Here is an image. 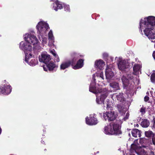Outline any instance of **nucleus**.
<instances>
[{
    "label": "nucleus",
    "mask_w": 155,
    "mask_h": 155,
    "mask_svg": "<svg viewBox=\"0 0 155 155\" xmlns=\"http://www.w3.org/2000/svg\"><path fill=\"white\" fill-rule=\"evenodd\" d=\"M144 29L145 35L149 39H155V17L150 16L141 19L140 21L139 29L142 32Z\"/></svg>",
    "instance_id": "f257e3e1"
},
{
    "label": "nucleus",
    "mask_w": 155,
    "mask_h": 155,
    "mask_svg": "<svg viewBox=\"0 0 155 155\" xmlns=\"http://www.w3.org/2000/svg\"><path fill=\"white\" fill-rule=\"evenodd\" d=\"M3 82L5 84L2 86H0V94L8 95L11 92L12 87L6 80H4Z\"/></svg>",
    "instance_id": "f03ea898"
},
{
    "label": "nucleus",
    "mask_w": 155,
    "mask_h": 155,
    "mask_svg": "<svg viewBox=\"0 0 155 155\" xmlns=\"http://www.w3.org/2000/svg\"><path fill=\"white\" fill-rule=\"evenodd\" d=\"M19 47L25 52H30L32 50V47L29 43L26 41L25 42L21 41L19 44Z\"/></svg>",
    "instance_id": "7ed1b4c3"
},
{
    "label": "nucleus",
    "mask_w": 155,
    "mask_h": 155,
    "mask_svg": "<svg viewBox=\"0 0 155 155\" xmlns=\"http://www.w3.org/2000/svg\"><path fill=\"white\" fill-rule=\"evenodd\" d=\"M117 114L115 113L114 111L106 112L103 114V117L105 120H108L109 121H113L116 119Z\"/></svg>",
    "instance_id": "20e7f679"
},
{
    "label": "nucleus",
    "mask_w": 155,
    "mask_h": 155,
    "mask_svg": "<svg viewBox=\"0 0 155 155\" xmlns=\"http://www.w3.org/2000/svg\"><path fill=\"white\" fill-rule=\"evenodd\" d=\"M24 39L25 41L29 43L30 44H33L34 46L37 44L38 42V40L36 37L31 34H26Z\"/></svg>",
    "instance_id": "39448f33"
},
{
    "label": "nucleus",
    "mask_w": 155,
    "mask_h": 155,
    "mask_svg": "<svg viewBox=\"0 0 155 155\" xmlns=\"http://www.w3.org/2000/svg\"><path fill=\"white\" fill-rule=\"evenodd\" d=\"M86 123L89 125H96L98 123V121L96 117L95 114L91 115L89 118H86Z\"/></svg>",
    "instance_id": "423d86ee"
},
{
    "label": "nucleus",
    "mask_w": 155,
    "mask_h": 155,
    "mask_svg": "<svg viewBox=\"0 0 155 155\" xmlns=\"http://www.w3.org/2000/svg\"><path fill=\"white\" fill-rule=\"evenodd\" d=\"M71 55L72 59L69 61L72 63V66L76 64L77 60L79 58H82L84 57V55L80 54L76 52H72L71 53Z\"/></svg>",
    "instance_id": "0eeeda50"
},
{
    "label": "nucleus",
    "mask_w": 155,
    "mask_h": 155,
    "mask_svg": "<svg viewBox=\"0 0 155 155\" xmlns=\"http://www.w3.org/2000/svg\"><path fill=\"white\" fill-rule=\"evenodd\" d=\"M51 58L50 55L45 53H42L39 58V61L45 64L48 63L50 61Z\"/></svg>",
    "instance_id": "6e6552de"
},
{
    "label": "nucleus",
    "mask_w": 155,
    "mask_h": 155,
    "mask_svg": "<svg viewBox=\"0 0 155 155\" xmlns=\"http://www.w3.org/2000/svg\"><path fill=\"white\" fill-rule=\"evenodd\" d=\"M96 92L97 93H101L100 97V100H101V101L104 102V100L108 95L107 90L106 88H98Z\"/></svg>",
    "instance_id": "1a4fd4ad"
},
{
    "label": "nucleus",
    "mask_w": 155,
    "mask_h": 155,
    "mask_svg": "<svg viewBox=\"0 0 155 155\" xmlns=\"http://www.w3.org/2000/svg\"><path fill=\"white\" fill-rule=\"evenodd\" d=\"M112 127L114 134L117 135L121 134L120 130L121 127L119 124L114 123H112Z\"/></svg>",
    "instance_id": "9d476101"
},
{
    "label": "nucleus",
    "mask_w": 155,
    "mask_h": 155,
    "mask_svg": "<svg viewBox=\"0 0 155 155\" xmlns=\"http://www.w3.org/2000/svg\"><path fill=\"white\" fill-rule=\"evenodd\" d=\"M84 60L80 59L77 61L76 64L72 66V68L75 70L79 69L82 68L84 65Z\"/></svg>",
    "instance_id": "9b49d317"
},
{
    "label": "nucleus",
    "mask_w": 155,
    "mask_h": 155,
    "mask_svg": "<svg viewBox=\"0 0 155 155\" xmlns=\"http://www.w3.org/2000/svg\"><path fill=\"white\" fill-rule=\"evenodd\" d=\"M104 133L107 134H114L112 131V123H110L109 125L105 126L104 128Z\"/></svg>",
    "instance_id": "f8f14e48"
},
{
    "label": "nucleus",
    "mask_w": 155,
    "mask_h": 155,
    "mask_svg": "<svg viewBox=\"0 0 155 155\" xmlns=\"http://www.w3.org/2000/svg\"><path fill=\"white\" fill-rule=\"evenodd\" d=\"M95 65L98 69L102 70L104 65H105V63L102 60H99L95 62Z\"/></svg>",
    "instance_id": "ddd939ff"
},
{
    "label": "nucleus",
    "mask_w": 155,
    "mask_h": 155,
    "mask_svg": "<svg viewBox=\"0 0 155 155\" xmlns=\"http://www.w3.org/2000/svg\"><path fill=\"white\" fill-rule=\"evenodd\" d=\"M46 64V67L49 71H52L56 67H58V66L52 61H50L48 63Z\"/></svg>",
    "instance_id": "4468645a"
},
{
    "label": "nucleus",
    "mask_w": 155,
    "mask_h": 155,
    "mask_svg": "<svg viewBox=\"0 0 155 155\" xmlns=\"http://www.w3.org/2000/svg\"><path fill=\"white\" fill-rule=\"evenodd\" d=\"M118 66L119 69L122 71H125V69L127 68H128V67L127 66L126 63L123 61H120L118 65Z\"/></svg>",
    "instance_id": "2eb2a0df"
},
{
    "label": "nucleus",
    "mask_w": 155,
    "mask_h": 155,
    "mask_svg": "<svg viewBox=\"0 0 155 155\" xmlns=\"http://www.w3.org/2000/svg\"><path fill=\"white\" fill-rule=\"evenodd\" d=\"M71 65L72 66V63L69 61L64 62L60 65V69L61 70H64L68 68Z\"/></svg>",
    "instance_id": "dca6fc26"
},
{
    "label": "nucleus",
    "mask_w": 155,
    "mask_h": 155,
    "mask_svg": "<svg viewBox=\"0 0 155 155\" xmlns=\"http://www.w3.org/2000/svg\"><path fill=\"white\" fill-rule=\"evenodd\" d=\"M131 134L133 137H137L138 135L139 137L141 136V131L138 129H133L131 131Z\"/></svg>",
    "instance_id": "f3484780"
},
{
    "label": "nucleus",
    "mask_w": 155,
    "mask_h": 155,
    "mask_svg": "<svg viewBox=\"0 0 155 155\" xmlns=\"http://www.w3.org/2000/svg\"><path fill=\"white\" fill-rule=\"evenodd\" d=\"M44 22L41 21L38 23L37 25L36 28L39 31V33H40L42 31L44 28Z\"/></svg>",
    "instance_id": "a211bd4d"
},
{
    "label": "nucleus",
    "mask_w": 155,
    "mask_h": 155,
    "mask_svg": "<svg viewBox=\"0 0 155 155\" xmlns=\"http://www.w3.org/2000/svg\"><path fill=\"white\" fill-rule=\"evenodd\" d=\"M124 94L122 93H120L116 95V98L117 100L122 102L125 101V98L123 96Z\"/></svg>",
    "instance_id": "6ab92c4d"
},
{
    "label": "nucleus",
    "mask_w": 155,
    "mask_h": 155,
    "mask_svg": "<svg viewBox=\"0 0 155 155\" xmlns=\"http://www.w3.org/2000/svg\"><path fill=\"white\" fill-rule=\"evenodd\" d=\"M55 5H54V9L57 11L58 9H61L63 8V6L60 2L58 0H56L55 2Z\"/></svg>",
    "instance_id": "aec40b11"
},
{
    "label": "nucleus",
    "mask_w": 155,
    "mask_h": 155,
    "mask_svg": "<svg viewBox=\"0 0 155 155\" xmlns=\"http://www.w3.org/2000/svg\"><path fill=\"white\" fill-rule=\"evenodd\" d=\"M105 75L107 78L110 79L113 77L114 73L110 70L107 69L106 70Z\"/></svg>",
    "instance_id": "412c9836"
},
{
    "label": "nucleus",
    "mask_w": 155,
    "mask_h": 155,
    "mask_svg": "<svg viewBox=\"0 0 155 155\" xmlns=\"http://www.w3.org/2000/svg\"><path fill=\"white\" fill-rule=\"evenodd\" d=\"M121 80L124 85L126 87L129 83V80L125 76L123 75L121 78Z\"/></svg>",
    "instance_id": "4be33fe9"
},
{
    "label": "nucleus",
    "mask_w": 155,
    "mask_h": 155,
    "mask_svg": "<svg viewBox=\"0 0 155 155\" xmlns=\"http://www.w3.org/2000/svg\"><path fill=\"white\" fill-rule=\"evenodd\" d=\"M141 125L143 127H147L150 125V122L147 119H144L141 123Z\"/></svg>",
    "instance_id": "5701e85b"
},
{
    "label": "nucleus",
    "mask_w": 155,
    "mask_h": 155,
    "mask_svg": "<svg viewBox=\"0 0 155 155\" xmlns=\"http://www.w3.org/2000/svg\"><path fill=\"white\" fill-rule=\"evenodd\" d=\"M110 85L114 88V90H117L119 89L120 87L119 86V84L117 82H113L110 83Z\"/></svg>",
    "instance_id": "b1692460"
},
{
    "label": "nucleus",
    "mask_w": 155,
    "mask_h": 155,
    "mask_svg": "<svg viewBox=\"0 0 155 155\" xmlns=\"http://www.w3.org/2000/svg\"><path fill=\"white\" fill-rule=\"evenodd\" d=\"M117 108L119 112L121 113H123L124 111V107L123 105L122 104H118L117 105Z\"/></svg>",
    "instance_id": "393cba45"
},
{
    "label": "nucleus",
    "mask_w": 155,
    "mask_h": 155,
    "mask_svg": "<svg viewBox=\"0 0 155 155\" xmlns=\"http://www.w3.org/2000/svg\"><path fill=\"white\" fill-rule=\"evenodd\" d=\"M145 136L148 138H150L152 137L155 134H154L153 132L151 130L146 131L145 132Z\"/></svg>",
    "instance_id": "a878e982"
},
{
    "label": "nucleus",
    "mask_w": 155,
    "mask_h": 155,
    "mask_svg": "<svg viewBox=\"0 0 155 155\" xmlns=\"http://www.w3.org/2000/svg\"><path fill=\"white\" fill-rule=\"evenodd\" d=\"M140 68V67L139 64H135L134 65L133 67V71L135 72H137L139 71Z\"/></svg>",
    "instance_id": "bb28decb"
},
{
    "label": "nucleus",
    "mask_w": 155,
    "mask_h": 155,
    "mask_svg": "<svg viewBox=\"0 0 155 155\" xmlns=\"http://www.w3.org/2000/svg\"><path fill=\"white\" fill-rule=\"evenodd\" d=\"M96 90V87L95 86H90L89 87V91L92 93H94Z\"/></svg>",
    "instance_id": "cd10ccee"
},
{
    "label": "nucleus",
    "mask_w": 155,
    "mask_h": 155,
    "mask_svg": "<svg viewBox=\"0 0 155 155\" xmlns=\"http://www.w3.org/2000/svg\"><path fill=\"white\" fill-rule=\"evenodd\" d=\"M133 74L130 73V74H127L126 77L129 79V80H132L133 78Z\"/></svg>",
    "instance_id": "c85d7f7f"
},
{
    "label": "nucleus",
    "mask_w": 155,
    "mask_h": 155,
    "mask_svg": "<svg viewBox=\"0 0 155 155\" xmlns=\"http://www.w3.org/2000/svg\"><path fill=\"white\" fill-rule=\"evenodd\" d=\"M151 81L153 83H155V74H152L150 76Z\"/></svg>",
    "instance_id": "c756f323"
},
{
    "label": "nucleus",
    "mask_w": 155,
    "mask_h": 155,
    "mask_svg": "<svg viewBox=\"0 0 155 155\" xmlns=\"http://www.w3.org/2000/svg\"><path fill=\"white\" fill-rule=\"evenodd\" d=\"M146 107L143 106L140 109V112L143 114H145L146 113Z\"/></svg>",
    "instance_id": "7c9ffc66"
},
{
    "label": "nucleus",
    "mask_w": 155,
    "mask_h": 155,
    "mask_svg": "<svg viewBox=\"0 0 155 155\" xmlns=\"http://www.w3.org/2000/svg\"><path fill=\"white\" fill-rule=\"evenodd\" d=\"M49 38L51 40H53V35L52 31H50L48 34Z\"/></svg>",
    "instance_id": "2f4dec72"
},
{
    "label": "nucleus",
    "mask_w": 155,
    "mask_h": 155,
    "mask_svg": "<svg viewBox=\"0 0 155 155\" xmlns=\"http://www.w3.org/2000/svg\"><path fill=\"white\" fill-rule=\"evenodd\" d=\"M64 10L67 12H70V6L69 5H66L64 6Z\"/></svg>",
    "instance_id": "473e14b6"
},
{
    "label": "nucleus",
    "mask_w": 155,
    "mask_h": 155,
    "mask_svg": "<svg viewBox=\"0 0 155 155\" xmlns=\"http://www.w3.org/2000/svg\"><path fill=\"white\" fill-rule=\"evenodd\" d=\"M145 155H155L154 152L152 150L148 151L145 153Z\"/></svg>",
    "instance_id": "72a5a7b5"
},
{
    "label": "nucleus",
    "mask_w": 155,
    "mask_h": 155,
    "mask_svg": "<svg viewBox=\"0 0 155 155\" xmlns=\"http://www.w3.org/2000/svg\"><path fill=\"white\" fill-rule=\"evenodd\" d=\"M96 102L98 104H101L102 103H104L103 102L101 101V100H100V98L97 97L96 100Z\"/></svg>",
    "instance_id": "f704fd0d"
},
{
    "label": "nucleus",
    "mask_w": 155,
    "mask_h": 155,
    "mask_svg": "<svg viewBox=\"0 0 155 155\" xmlns=\"http://www.w3.org/2000/svg\"><path fill=\"white\" fill-rule=\"evenodd\" d=\"M54 60L56 61L57 62H58L60 61V59L58 56L57 54L55 56H54Z\"/></svg>",
    "instance_id": "c9c22d12"
},
{
    "label": "nucleus",
    "mask_w": 155,
    "mask_h": 155,
    "mask_svg": "<svg viewBox=\"0 0 155 155\" xmlns=\"http://www.w3.org/2000/svg\"><path fill=\"white\" fill-rule=\"evenodd\" d=\"M136 145L135 144H133L131 145V149L135 150L136 149Z\"/></svg>",
    "instance_id": "e433bc0d"
},
{
    "label": "nucleus",
    "mask_w": 155,
    "mask_h": 155,
    "mask_svg": "<svg viewBox=\"0 0 155 155\" xmlns=\"http://www.w3.org/2000/svg\"><path fill=\"white\" fill-rule=\"evenodd\" d=\"M44 28L45 30H47L49 28V25L47 23H45L44 22Z\"/></svg>",
    "instance_id": "4c0bfd02"
},
{
    "label": "nucleus",
    "mask_w": 155,
    "mask_h": 155,
    "mask_svg": "<svg viewBox=\"0 0 155 155\" xmlns=\"http://www.w3.org/2000/svg\"><path fill=\"white\" fill-rule=\"evenodd\" d=\"M112 108V107H111V105L110 104H107V110H111Z\"/></svg>",
    "instance_id": "58836bf2"
},
{
    "label": "nucleus",
    "mask_w": 155,
    "mask_h": 155,
    "mask_svg": "<svg viewBox=\"0 0 155 155\" xmlns=\"http://www.w3.org/2000/svg\"><path fill=\"white\" fill-rule=\"evenodd\" d=\"M25 53V62H26L27 63L28 62V59L29 58H27V55H28V53Z\"/></svg>",
    "instance_id": "ea45409f"
},
{
    "label": "nucleus",
    "mask_w": 155,
    "mask_h": 155,
    "mask_svg": "<svg viewBox=\"0 0 155 155\" xmlns=\"http://www.w3.org/2000/svg\"><path fill=\"white\" fill-rule=\"evenodd\" d=\"M54 56H55L57 54L56 53L55 51L54 50H51L50 52Z\"/></svg>",
    "instance_id": "a19ab883"
},
{
    "label": "nucleus",
    "mask_w": 155,
    "mask_h": 155,
    "mask_svg": "<svg viewBox=\"0 0 155 155\" xmlns=\"http://www.w3.org/2000/svg\"><path fill=\"white\" fill-rule=\"evenodd\" d=\"M149 97L147 96H146L144 97V100L145 101H146V102L147 101H148L149 100Z\"/></svg>",
    "instance_id": "79ce46f5"
},
{
    "label": "nucleus",
    "mask_w": 155,
    "mask_h": 155,
    "mask_svg": "<svg viewBox=\"0 0 155 155\" xmlns=\"http://www.w3.org/2000/svg\"><path fill=\"white\" fill-rule=\"evenodd\" d=\"M103 55L104 57V58L108 57V54H107V53H104L103 54Z\"/></svg>",
    "instance_id": "37998d69"
},
{
    "label": "nucleus",
    "mask_w": 155,
    "mask_h": 155,
    "mask_svg": "<svg viewBox=\"0 0 155 155\" xmlns=\"http://www.w3.org/2000/svg\"><path fill=\"white\" fill-rule=\"evenodd\" d=\"M129 116V114L128 113H127L125 115V117H124V119L125 120H127L128 119V117Z\"/></svg>",
    "instance_id": "c03bdc74"
},
{
    "label": "nucleus",
    "mask_w": 155,
    "mask_h": 155,
    "mask_svg": "<svg viewBox=\"0 0 155 155\" xmlns=\"http://www.w3.org/2000/svg\"><path fill=\"white\" fill-rule=\"evenodd\" d=\"M153 56L154 58V59L155 60V51H154L153 54Z\"/></svg>",
    "instance_id": "a18cd8bd"
},
{
    "label": "nucleus",
    "mask_w": 155,
    "mask_h": 155,
    "mask_svg": "<svg viewBox=\"0 0 155 155\" xmlns=\"http://www.w3.org/2000/svg\"><path fill=\"white\" fill-rule=\"evenodd\" d=\"M29 57H28L29 58H31L32 57V54H31V53L29 54Z\"/></svg>",
    "instance_id": "49530a36"
},
{
    "label": "nucleus",
    "mask_w": 155,
    "mask_h": 155,
    "mask_svg": "<svg viewBox=\"0 0 155 155\" xmlns=\"http://www.w3.org/2000/svg\"><path fill=\"white\" fill-rule=\"evenodd\" d=\"M44 70L45 71H47V68H45V67H43Z\"/></svg>",
    "instance_id": "de8ad7c7"
},
{
    "label": "nucleus",
    "mask_w": 155,
    "mask_h": 155,
    "mask_svg": "<svg viewBox=\"0 0 155 155\" xmlns=\"http://www.w3.org/2000/svg\"><path fill=\"white\" fill-rule=\"evenodd\" d=\"M109 58L111 60V61H113V58L110 57H109Z\"/></svg>",
    "instance_id": "09e8293b"
},
{
    "label": "nucleus",
    "mask_w": 155,
    "mask_h": 155,
    "mask_svg": "<svg viewBox=\"0 0 155 155\" xmlns=\"http://www.w3.org/2000/svg\"><path fill=\"white\" fill-rule=\"evenodd\" d=\"M44 151L45 152H46L47 151V149H45L44 150Z\"/></svg>",
    "instance_id": "8fccbe9b"
},
{
    "label": "nucleus",
    "mask_w": 155,
    "mask_h": 155,
    "mask_svg": "<svg viewBox=\"0 0 155 155\" xmlns=\"http://www.w3.org/2000/svg\"><path fill=\"white\" fill-rule=\"evenodd\" d=\"M131 130V129H128H128H127V130L129 131V130Z\"/></svg>",
    "instance_id": "3c124183"
},
{
    "label": "nucleus",
    "mask_w": 155,
    "mask_h": 155,
    "mask_svg": "<svg viewBox=\"0 0 155 155\" xmlns=\"http://www.w3.org/2000/svg\"><path fill=\"white\" fill-rule=\"evenodd\" d=\"M154 124H155V118L154 119Z\"/></svg>",
    "instance_id": "603ef678"
},
{
    "label": "nucleus",
    "mask_w": 155,
    "mask_h": 155,
    "mask_svg": "<svg viewBox=\"0 0 155 155\" xmlns=\"http://www.w3.org/2000/svg\"><path fill=\"white\" fill-rule=\"evenodd\" d=\"M138 126V124H137V126Z\"/></svg>",
    "instance_id": "864d4df0"
},
{
    "label": "nucleus",
    "mask_w": 155,
    "mask_h": 155,
    "mask_svg": "<svg viewBox=\"0 0 155 155\" xmlns=\"http://www.w3.org/2000/svg\"><path fill=\"white\" fill-rule=\"evenodd\" d=\"M138 126V124H137V126Z\"/></svg>",
    "instance_id": "5fc2aeb1"
}]
</instances>
